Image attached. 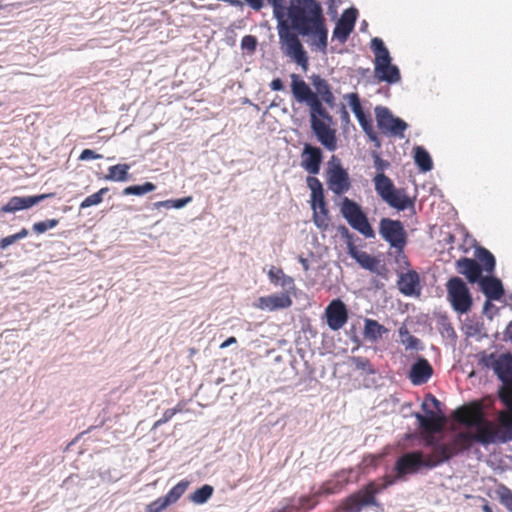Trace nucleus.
<instances>
[{
  "instance_id": "32",
  "label": "nucleus",
  "mask_w": 512,
  "mask_h": 512,
  "mask_svg": "<svg viewBox=\"0 0 512 512\" xmlns=\"http://www.w3.org/2000/svg\"><path fill=\"white\" fill-rule=\"evenodd\" d=\"M129 169L130 165L126 163H120L108 168V173L104 179L108 181L124 182L129 180Z\"/></svg>"
},
{
  "instance_id": "57",
  "label": "nucleus",
  "mask_w": 512,
  "mask_h": 512,
  "mask_svg": "<svg viewBox=\"0 0 512 512\" xmlns=\"http://www.w3.org/2000/svg\"><path fill=\"white\" fill-rule=\"evenodd\" d=\"M314 85H315L318 93L321 95V94H323V91H325L324 85H329V84L327 83L326 80L319 78L317 81L314 82Z\"/></svg>"
},
{
  "instance_id": "14",
  "label": "nucleus",
  "mask_w": 512,
  "mask_h": 512,
  "mask_svg": "<svg viewBox=\"0 0 512 512\" xmlns=\"http://www.w3.org/2000/svg\"><path fill=\"white\" fill-rule=\"evenodd\" d=\"M339 232L343 238L347 240V248L349 255L354 258L357 263L364 269L373 273H379L380 261L365 251H360L353 242V235L347 227L341 226Z\"/></svg>"
},
{
  "instance_id": "48",
  "label": "nucleus",
  "mask_w": 512,
  "mask_h": 512,
  "mask_svg": "<svg viewBox=\"0 0 512 512\" xmlns=\"http://www.w3.org/2000/svg\"><path fill=\"white\" fill-rule=\"evenodd\" d=\"M284 271L281 268H277L275 266H272L267 275L270 280V282L274 285H278L279 281L281 280L282 276H284Z\"/></svg>"
},
{
  "instance_id": "19",
  "label": "nucleus",
  "mask_w": 512,
  "mask_h": 512,
  "mask_svg": "<svg viewBox=\"0 0 512 512\" xmlns=\"http://www.w3.org/2000/svg\"><path fill=\"white\" fill-rule=\"evenodd\" d=\"M55 193H46L39 194L34 196H13L9 199V201L0 208V212L5 213H14L20 210L29 209L32 206L38 204L39 202L54 197Z\"/></svg>"
},
{
  "instance_id": "22",
  "label": "nucleus",
  "mask_w": 512,
  "mask_h": 512,
  "mask_svg": "<svg viewBox=\"0 0 512 512\" xmlns=\"http://www.w3.org/2000/svg\"><path fill=\"white\" fill-rule=\"evenodd\" d=\"M397 287L405 296H419L422 289L419 274L415 270L399 273Z\"/></svg>"
},
{
  "instance_id": "56",
  "label": "nucleus",
  "mask_w": 512,
  "mask_h": 512,
  "mask_svg": "<svg viewBox=\"0 0 512 512\" xmlns=\"http://www.w3.org/2000/svg\"><path fill=\"white\" fill-rule=\"evenodd\" d=\"M270 88L273 90V91H280V90H283L284 89V85H283V82L280 78H275L271 81L270 83Z\"/></svg>"
},
{
  "instance_id": "16",
  "label": "nucleus",
  "mask_w": 512,
  "mask_h": 512,
  "mask_svg": "<svg viewBox=\"0 0 512 512\" xmlns=\"http://www.w3.org/2000/svg\"><path fill=\"white\" fill-rule=\"evenodd\" d=\"M483 363L486 367L492 368L497 377L503 384H509L512 380V354L505 353L499 356L490 354L483 357Z\"/></svg>"
},
{
  "instance_id": "46",
  "label": "nucleus",
  "mask_w": 512,
  "mask_h": 512,
  "mask_svg": "<svg viewBox=\"0 0 512 512\" xmlns=\"http://www.w3.org/2000/svg\"><path fill=\"white\" fill-rule=\"evenodd\" d=\"M346 98L348 99V104L355 116L364 112L357 93H350L346 96Z\"/></svg>"
},
{
  "instance_id": "23",
  "label": "nucleus",
  "mask_w": 512,
  "mask_h": 512,
  "mask_svg": "<svg viewBox=\"0 0 512 512\" xmlns=\"http://www.w3.org/2000/svg\"><path fill=\"white\" fill-rule=\"evenodd\" d=\"M292 299L287 292L262 296L258 298L254 306L260 310L276 311L287 309L292 305Z\"/></svg>"
},
{
  "instance_id": "40",
  "label": "nucleus",
  "mask_w": 512,
  "mask_h": 512,
  "mask_svg": "<svg viewBox=\"0 0 512 512\" xmlns=\"http://www.w3.org/2000/svg\"><path fill=\"white\" fill-rule=\"evenodd\" d=\"M109 191L108 187L101 188L98 192L89 195L80 203V209L98 205L102 202L103 196Z\"/></svg>"
},
{
  "instance_id": "3",
  "label": "nucleus",
  "mask_w": 512,
  "mask_h": 512,
  "mask_svg": "<svg viewBox=\"0 0 512 512\" xmlns=\"http://www.w3.org/2000/svg\"><path fill=\"white\" fill-rule=\"evenodd\" d=\"M454 418L467 427L475 428V432H458L447 442H443L453 457L469 450L474 442L481 444L477 435L483 430H488L492 425V421L486 418L483 404L480 401L459 407L454 412Z\"/></svg>"
},
{
  "instance_id": "26",
  "label": "nucleus",
  "mask_w": 512,
  "mask_h": 512,
  "mask_svg": "<svg viewBox=\"0 0 512 512\" xmlns=\"http://www.w3.org/2000/svg\"><path fill=\"white\" fill-rule=\"evenodd\" d=\"M433 374V368L428 360L418 359L411 367L409 378L414 385L425 384Z\"/></svg>"
},
{
  "instance_id": "8",
  "label": "nucleus",
  "mask_w": 512,
  "mask_h": 512,
  "mask_svg": "<svg viewBox=\"0 0 512 512\" xmlns=\"http://www.w3.org/2000/svg\"><path fill=\"white\" fill-rule=\"evenodd\" d=\"M340 213L348 224L365 238H374L375 232L361 206L348 197H344L340 203Z\"/></svg>"
},
{
  "instance_id": "9",
  "label": "nucleus",
  "mask_w": 512,
  "mask_h": 512,
  "mask_svg": "<svg viewBox=\"0 0 512 512\" xmlns=\"http://www.w3.org/2000/svg\"><path fill=\"white\" fill-rule=\"evenodd\" d=\"M377 194L391 207L403 211L411 200L403 190L395 188L392 180L384 173H377L373 179Z\"/></svg>"
},
{
  "instance_id": "30",
  "label": "nucleus",
  "mask_w": 512,
  "mask_h": 512,
  "mask_svg": "<svg viewBox=\"0 0 512 512\" xmlns=\"http://www.w3.org/2000/svg\"><path fill=\"white\" fill-rule=\"evenodd\" d=\"M388 333V329L373 319H366L364 322V336L371 342H377L384 334Z\"/></svg>"
},
{
  "instance_id": "35",
  "label": "nucleus",
  "mask_w": 512,
  "mask_h": 512,
  "mask_svg": "<svg viewBox=\"0 0 512 512\" xmlns=\"http://www.w3.org/2000/svg\"><path fill=\"white\" fill-rule=\"evenodd\" d=\"M400 342L404 345L406 350H418L421 348V341L410 334L405 325L399 328Z\"/></svg>"
},
{
  "instance_id": "5",
  "label": "nucleus",
  "mask_w": 512,
  "mask_h": 512,
  "mask_svg": "<svg viewBox=\"0 0 512 512\" xmlns=\"http://www.w3.org/2000/svg\"><path fill=\"white\" fill-rule=\"evenodd\" d=\"M273 8V15L278 22V35L281 51L304 71L309 67V57L298 36L290 31L288 25L287 8L284 0H267Z\"/></svg>"
},
{
  "instance_id": "44",
  "label": "nucleus",
  "mask_w": 512,
  "mask_h": 512,
  "mask_svg": "<svg viewBox=\"0 0 512 512\" xmlns=\"http://www.w3.org/2000/svg\"><path fill=\"white\" fill-rule=\"evenodd\" d=\"M59 224L58 219H47L45 221L36 222L33 224L32 229L36 234H42L49 229L56 227Z\"/></svg>"
},
{
  "instance_id": "38",
  "label": "nucleus",
  "mask_w": 512,
  "mask_h": 512,
  "mask_svg": "<svg viewBox=\"0 0 512 512\" xmlns=\"http://www.w3.org/2000/svg\"><path fill=\"white\" fill-rule=\"evenodd\" d=\"M156 189V185L152 182H145L142 185H132L123 189V195H136L141 196L150 193Z\"/></svg>"
},
{
  "instance_id": "20",
  "label": "nucleus",
  "mask_w": 512,
  "mask_h": 512,
  "mask_svg": "<svg viewBox=\"0 0 512 512\" xmlns=\"http://www.w3.org/2000/svg\"><path fill=\"white\" fill-rule=\"evenodd\" d=\"M322 161L323 153L319 147L308 143L304 144L303 151L301 153V166L310 174V176H314L319 173Z\"/></svg>"
},
{
  "instance_id": "49",
  "label": "nucleus",
  "mask_w": 512,
  "mask_h": 512,
  "mask_svg": "<svg viewBox=\"0 0 512 512\" xmlns=\"http://www.w3.org/2000/svg\"><path fill=\"white\" fill-rule=\"evenodd\" d=\"M372 157L374 167L378 173H384V171L389 168L390 163L387 160L382 159L379 154L373 153Z\"/></svg>"
},
{
  "instance_id": "61",
  "label": "nucleus",
  "mask_w": 512,
  "mask_h": 512,
  "mask_svg": "<svg viewBox=\"0 0 512 512\" xmlns=\"http://www.w3.org/2000/svg\"><path fill=\"white\" fill-rule=\"evenodd\" d=\"M13 235L15 240L18 241L28 236V230L26 228H22L19 232Z\"/></svg>"
},
{
  "instance_id": "1",
  "label": "nucleus",
  "mask_w": 512,
  "mask_h": 512,
  "mask_svg": "<svg viewBox=\"0 0 512 512\" xmlns=\"http://www.w3.org/2000/svg\"><path fill=\"white\" fill-rule=\"evenodd\" d=\"M290 31L311 38V45L322 53L328 47V29L323 8L317 0H290L287 8Z\"/></svg>"
},
{
  "instance_id": "6",
  "label": "nucleus",
  "mask_w": 512,
  "mask_h": 512,
  "mask_svg": "<svg viewBox=\"0 0 512 512\" xmlns=\"http://www.w3.org/2000/svg\"><path fill=\"white\" fill-rule=\"evenodd\" d=\"M397 480L396 475H386L381 482H368L361 489L342 499L336 507V512H362L364 508L370 506L382 509V504L377 499V495L395 484Z\"/></svg>"
},
{
  "instance_id": "55",
  "label": "nucleus",
  "mask_w": 512,
  "mask_h": 512,
  "mask_svg": "<svg viewBox=\"0 0 512 512\" xmlns=\"http://www.w3.org/2000/svg\"><path fill=\"white\" fill-rule=\"evenodd\" d=\"M16 240L14 238V235H9L7 237H4L0 240V249H5L9 245L15 243Z\"/></svg>"
},
{
  "instance_id": "21",
  "label": "nucleus",
  "mask_w": 512,
  "mask_h": 512,
  "mask_svg": "<svg viewBox=\"0 0 512 512\" xmlns=\"http://www.w3.org/2000/svg\"><path fill=\"white\" fill-rule=\"evenodd\" d=\"M357 19V10L349 8L343 12L333 30V39L345 43L354 29Z\"/></svg>"
},
{
  "instance_id": "24",
  "label": "nucleus",
  "mask_w": 512,
  "mask_h": 512,
  "mask_svg": "<svg viewBox=\"0 0 512 512\" xmlns=\"http://www.w3.org/2000/svg\"><path fill=\"white\" fill-rule=\"evenodd\" d=\"M422 408L427 411L428 416H424L421 413H415V418L417 419L420 427L425 432L429 433L428 435L441 432L445 425V418L443 416L436 415L432 410H427L426 403L422 404Z\"/></svg>"
},
{
  "instance_id": "7",
  "label": "nucleus",
  "mask_w": 512,
  "mask_h": 512,
  "mask_svg": "<svg viewBox=\"0 0 512 512\" xmlns=\"http://www.w3.org/2000/svg\"><path fill=\"white\" fill-rule=\"evenodd\" d=\"M371 49L375 55L374 73L378 81L389 84L399 82L401 79L400 71L396 65L391 63L392 58L382 39L373 38Z\"/></svg>"
},
{
  "instance_id": "47",
  "label": "nucleus",
  "mask_w": 512,
  "mask_h": 512,
  "mask_svg": "<svg viewBox=\"0 0 512 512\" xmlns=\"http://www.w3.org/2000/svg\"><path fill=\"white\" fill-rule=\"evenodd\" d=\"M257 47V39L253 35H246L241 40V48L253 53Z\"/></svg>"
},
{
  "instance_id": "15",
  "label": "nucleus",
  "mask_w": 512,
  "mask_h": 512,
  "mask_svg": "<svg viewBox=\"0 0 512 512\" xmlns=\"http://www.w3.org/2000/svg\"><path fill=\"white\" fill-rule=\"evenodd\" d=\"M327 185L329 190L335 195H343L350 190L351 181L349 174L339 161L336 164L332 161L329 163Z\"/></svg>"
},
{
  "instance_id": "51",
  "label": "nucleus",
  "mask_w": 512,
  "mask_h": 512,
  "mask_svg": "<svg viewBox=\"0 0 512 512\" xmlns=\"http://www.w3.org/2000/svg\"><path fill=\"white\" fill-rule=\"evenodd\" d=\"M278 285H280L283 288H289V289L295 288L294 279L291 276H288L286 274H284V276H282Z\"/></svg>"
},
{
  "instance_id": "53",
  "label": "nucleus",
  "mask_w": 512,
  "mask_h": 512,
  "mask_svg": "<svg viewBox=\"0 0 512 512\" xmlns=\"http://www.w3.org/2000/svg\"><path fill=\"white\" fill-rule=\"evenodd\" d=\"M181 409L179 407L170 408L164 411L161 418H163V421L166 423L172 419L174 415H176L178 412H180Z\"/></svg>"
},
{
  "instance_id": "31",
  "label": "nucleus",
  "mask_w": 512,
  "mask_h": 512,
  "mask_svg": "<svg viewBox=\"0 0 512 512\" xmlns=\"http://www.w3.org/2000/svg\"><path fill=\"white\" fill-rule=\"evenodd\" d=\"M476 261L481 265L482 271L492 273L495 270L496 260L493 254L484 247L475 249Z\"/></svg>"
},
{
  "instance_id": "4",
  "label": "nucleus",
  "mask_w": 512,
  "mask_h": 512,
  "mask_svg": "<svg viewBox=\"0 0 512 512\" xmlns=\"http://www.w3.org/2000/svg\"><path fill=\"white\" fill-rule=\"evenodd\" d=\"M423 439L425 446L432 449L431 453L424 456L422 451L417 450L401 455L394 467L397 479L402 480L406 475L416 474L422 468L433 469L453 458L450 451L439 438L434 435H425Z\"/></svg>"
},
{
  "instance_id": "43",
  "label": "nucleus",
  "mask_w": 512,
  "mask_h": 512,
  "mask_svg": "<svg viewBox=\"0 0 512 512\" xmlns=\"http://www.w3.org/2000/svg\"><path fill=\"white\" fill-rule=\"evenodd\" d=\"M351 362L357 370H362L368 374L374 373V369L369 361L365 357H352Z\"/></svg>"
},
{
  "instance_id": "11",
  "label": "nucleus",
  "mask_w": 512,
  "mask_h": 512,
  "mask_svg": "<svg viewBox=\"0 0 512 512\" xmlns=\"http://www.w3.org/2000/svg\"><path fill=\"white\" fill-rule=\"evenodd\" d=\"M447 295L452 307L459 313H467L473 304L471 293L466 283L459 277L448 280Z\"/></svg>"
},
{
  "instance_id": "41",
  "label": "nucleus",
  "mask_w": 512,
  "mask_h": 512,
  "mask_svg": "<svg viewBox=\"0 0 512 512\" xmlns=\"http://www.w3.org/2000/svg\"><path fill=\"white\" fill-rule=\"evenodd\" d=\"M317 497L318 496H314V493L312 495H304L299 497L297 506L292 504L289 505L292 506V510H298L301 508L313 509L318 504V501L316 500Z\"/></svg>"
},
{
  "instance_id": "37",
  "label": "nucleus",
  "mask_w": 512,
  "mask_h": 512,
  "mask_svg": "<svg viewBox=\"0 0 512 512\" xmlns=\"http://www.w3.org/2000/svg\"><path fill=\"white\" fill-rule=\"evenodd\" d=\"M213 491L212 486L205 484L190 495V500L196 504H203L212 496Z\"/></svg>"
},
{
  "instance_id": "18",
  "label": "nucleus",
  "mask_w": 512,
  "mask_h": 512,
  "mask_svg": "<svg viewBox=\"0 0 512 512\" xmlns=\"http://www.w3.org/2000/svg\"><path fill=\"white\" fill-rule=\"evenodd\" d=\"M325 318L328 327L337 331L345 326L348 321V310L341 299H333L325 308Z\"/></svg>"
},
{
  "instance_id": "45",
  "label": "nucleus",
  "mask_w": 512,
  "mask_h": 512,
  "mask_svg": "<svg viewBox=\"0 0 512 512\" xmlns=\"http://www.w3.org/2000/svg\"><path fill=\"white\" fill-rule=\"evenodd\" d=\"M404 248L405 247H392L394 251L389 253L394 256L395 262L400 268H407L410 266L409 260L404 253Z\"/></svg>"
},
{
  "instance_id": "2",
  "label": "nucleus",
  "mask_w": 512,
  "mask_h": 512,
  "mask_svg": "<svg viewBox=\"0 0 512 512\" xmlns=\"http://www.w3.org/2000/svg\"><path fill=\"white\" fill-rule=\"evenodd\" d=\"M291 92L298 103H305L309 107L310 124L317 140L329 151L337 149L336 130L332 128L333 117L323 106L318 94L301 78L292 73Z\"/></svg>"
},
{
  "instance_id": "12",
  "label": "nucleus",
  "mask_w": 512,
  "mask_h": 512,
  "mask_svg": "<svg viewBox=\"0 0 512 512\" xmlns=\"http://www.w3.org/2000/svg\"><path fill=\"white\" fill-rule=\"evenodd\" d=\"M375 117L377 127L382 134L397 137L399 139H403L405 137L404 133L408 128V124L404 120L395 117L387 107L376 106Z\"/></svg>"
},
{
  "instance_id": "27",
  "label": "nucleus",
  "mask_w": 512,
  "mask_h": 512,
  "mask_svg": "<svg viewBox=\"0 0 512 512\" xmlns=\"http://www.w3.org/2000/svg\"><path fill=\"white\" fill-rule=\"evenodd\" d=\"M481 291L488 300L499 301L504 296V288L500 279L492 276L482 277L478 282Z\"/></svg>"
},
{
  "instance_id": "33",
  "label": "nucleus",
  "mask_w": 512,
  "mask_h": 512,
  "mask_svg": "<svg viewBox=\"0 0 512 512\" xmlns=\"http://www.w3.org/2000/svg\"><path fill=\"white\" fill-rule=\"evenodd\" d=\"M356 118L358 119L360 126L362 127L363 131L368 136L370 141H372L375 144V146L379 148L381 146V141L373 128L371 118L367 116L364 112L356 115Z\"/></svg>"
},
{
  "instance_id": "13",
  "label": "nucleus",
  "mask_w": 512,
  "mask_h": 512,
  "mask_svg": "<svg viewBox=\"0 0 512 512\" xmlns=\"http://www.w3.org/2000/svg\"><path fill=\"white\" fill-rule=\"evenodd\" d=\"M379 234L390 244V247H405L407 233L399 220L382 218L379 222Z\"/></svg>"
},
{
  "instance_id": "36",
  "label": "nucleus",
  "mask_w": 512,
  "mask_h": 512,
  "mask_svg": "<svg viewBox=\"0 0 512 512\" xmlns=\"http://www.w3.org/2000/svg\"><path fill=\"white\" fill-rule=\"evenodd\" d=\"M329 211L326 204L323 206H317L316 211H313V222L321 229H326L329 225Z\"/></svg>"
},
{
  "instance_id": "42",
  "label": "nucleus",
  "mask_w": 512,
  "mask_h": 512,
  "mask_svg": "<svg viewBox=\"0 0 512 512\" xmlns=\"http://www.w3.org/2000/svg\"><path fill=\"white\" fill-rule=\"evenodd\" d=\"M499 398L512 411V384H503L499 390Z\"/></svg>"
},
{
  "instance_id": "59",
  "label": "nucleus",
  "mask_w": 512,
  "mask_h": 512,
  "mask_svg": "<svg viewBox=\"0 0 512 512\" xmlns=\"http://www.w3.org/2000/svg\"><path fill=\"white\" fill-rule=\"evenodd\" d=\"M172 199H169V200H164V201H159V202H156L154 204V206L156 208H159V207H164V208H167V209H170V208H173V205H172Z\"/></svg>"
},
{
  "instance_id": "58",
  "label": "nucleus",
  "mask_w": 512,
  "mask_h": 512,
  "mask_svg": "<svg viewBox=\"0 0 512 512\" xmlns=\"http://www.w3.org/2000/svg\"><path fill=\"white\" fill-rule=\"evenodd\" d=\"M248 5L256 11H259L263 7V0H245Z\"/></svg>"
},
{
  "instance_id": "52",
  "label": "nucleus",
  "mask_w": 512,
  "mask_h": 512,
  "mask_svg": "<svg viewBox=\"0 0 512 512\" xmlns=\"http://www.w3.org/2000/svg\"><path fill=\"white\" fill-rule=\"evenodd\" d=\"M191 201H192L191 196L181 198V199H172V203H173L172 205H173V208L180 209V208L184 207L185 205H187L188 203H190Z\"/></svg>"
},
{
  "instance_id": "29",
  "label": "nucleus",
  "mask_w": 512,
  "mask_h": 512,
  "mask_svg": "<svg viewBox=\"0 0 512 512\" xmlns=\"http://www.w3.org/2000/svg\"><path fill=\"white\" fill-rule=\"evenodd\" d=\"M348 483H349L348 477H344L343 479L326 480L320 485L319 489L316 492H314V496L320 497V496H328V495L338 494L342 490H344V488L347 486Z\"/></svg>"
},
{
  "instance_id": "28",
  "label": "nucleus",
  "mask_w": 512,
  "mask_h": 512,
  "mask_svg": "<svg viewBox=\"0 0 512 512\" xmlns=\"http://www.w3.org/2000/svg\"><path fill=\"white\" fill-rule=\"evenodd\" d=\"M306 182L307 186L311 190L312 210L316 211L317 206H323V204H326L323 185L321 181L315 176H308Z\"/></svg>"
},
{
  "instance_id": "54",
  "label": "nucleus",
  "mask_w": 512,
  "mask_h": 512,
  "mask_svg": "<svg viewBox=\"0 0 512 512\" xmlns=\"http://www.w3.org/2000/svg\"><path fill=\"white\" fill-rule=\"evenodd\" d=\"M325 91H323V94H321V98L324 102L331 104L334 101L333 93L330 90L329 85H324Z\"/></svg>"
},
{
  "instance_id": "60",
  "label": "nucleus",
  "mask_w": 512,
  "mask_h": 512,
  "mask_svg": "<svg viewBox=\"0 0 512 512\" xmlns=\"http://www.w3.org/2000/svg\"><path fill=\"white\" fill-rule=\"evenodd\" d=\"M235 343H237V339L234 336H231L228 339H226L223 343H221L220 348L224 349Z\"/></svg>"
},
{
  "instance_id": "50",
  "label": "nucleus",
  "mask_w": 512,
  "mask_h": 512,
  "mask_svg": "<svg viewBox=\"0 0 512 512\" xmlns=\"http://www.w3.org/2000/svg\"><path fill=\"white\" fill-rule=\"evenodd\" d=\"M100 158H102V155L97 154L94 150H91V149H84L79 156V160H82V161L94 160V159H100Z\"/></svg>"
},
{
  "instance_id": "64",
  "label": "nucleus",
  "mask_w": 512,
  "mask_h": 512,
  "mask_svg": "<svg viewBox=\"0 0 512 512\" xmlns=\"http://www.w3.org/2000/svg\"><path fill=\"white\" fill-rule=\"evenodd\" d=\"M483 512H493L492 508L489 506L488 503H485L482 507Z\"/></svg>"
},
{
  "instance_id": "10",
  "label": "nucleus",
  "mask_w": 512,
  "mask_h": 512,
  "mask_svg": "<svg viewBox=\"0 0 512 512\" xmlns=\"http://www.w3.org/2000/svg\"><path fill=\"white\" fill-rule=\"evenodd\" d=\"M477 436L483 446L509 442L512 440V416L508 412L501 411L498 414L497 423L492 421L488 430L481 431Z\"/></svg>"
},
{
  "instance_id": "39",
  "label": "nucleus",
  "mask_w": 512,
  "mask_h": 512,
  "mask_svg": "<svg viewBox=\"0 0 512 512\" xmlns=\"http://www.w3.org/2000/svg\"><path fill=\"white\" fill-rule=\"evenodd\" d=\"M496 494L500 503L512 512V490L504 484H500L497 487Z\"/></svg>"
},
{
  "instance_id": "62",
  "label": "nucleus",
  "mask_w": 512,
  "mask_h": 512,
  "mask_svg": "<svg viewBox=\"0 0 512 512\" xmlns=\"http://www.w3.org/2000/svg\"><path fill=\"white\" fill-rule=\"evenodd\" d=\"M504 338H505L506 340H509V341H511V342H512V322H510V323L507 325V327H506V329H505V331H504Z\"/></svg>"
},
{
  "instance_id": "17",
  "label": "nucleus",
  "mask_w": 512,
  "mask_h": 512,
  "mask_svg": "<svg viewBox=\"0 0 512 512\" xmlns=\"http://www.w3.org/2000/svg\"><path fill=\"white\" fill-rule=\"evenodd\" d=\"M188 486L189 482L187 480H181L173 488H171L166 495L159 497L148 504L145 508V512L164 511L168 506L176 503L182 497Z\"/></svg>"
},
{
  "instance_id": "34",
  "label": "nucleus",
  "mask_w": 512,
  "mask_h": 512,
  "mask_svg": "<svg viewBox=\"0 0 512 512\" xmlns=\"http://www.w3.org/2000/svg\"><path fill=\"white\" fill-rule=\"evenodd\" d=\"M414 160L423 172H428L433 168V162L430 154L421 146L415 147Z\"/></svg>"
},
{
  "instance_id": "63",
  "label": "nucleus",
  "mask_w": 512,
  "mask_h": 512,
  "mask_svg": "<svg viewBox=\"0 0 512 512\" xmlns=\"http://www.w3.org/2000/svg\"><path fill=\"white\" fill-rule=\"evenodd\" d=\"M299 262L302 264V267L305 271L309 270V262L306 258L299 257Z\"/></svg>"
},
{
  "instance_id": "25",
  "label": "nucleus",
  "mask_w": 512,
  "mask_h": 512,
  "mask_svg": "<svg viewBox=\"0 0 512 512\" xmlns=\"http://www.w3.org/2000/svg\"><path fill=\"white\" fill-rule=\"evenodd\" d=\"M458 273L464 275L470 283H476L481 280V265L474 259L462 257L456 261Z\"/></svg>"
}]
</instances>
